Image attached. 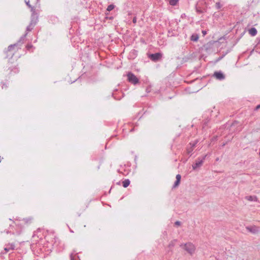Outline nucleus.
<instances>
[{
    "mask_svg": "<svg viewBox=\"0 0 260 260\" xmlns=\"http://www.w3.org/2000/svg\"><path fill=\"white\" fill-rule=\"evenodd\" d=\"M180 247L184 248L188 253L190 254L193 253L196 249L195 246L191 243H188L184 245L181 244Z\"/></svg>",
    "mask_w": 260,
    "mask_h": 260,
    "instance_id": "obj_1",
    "label": "nucleus"
},
{
    "mask_svg": "<svg viewBox=\"0 0 260 260\" xmlns=\"http://www.w3.org/2000/svg\"><path fill=\"white\" fill-rule=\"evenodd\" d=\"M207 155H205L203 156L202 157H199L196 160V162L192 165V169L193 170H196L197 168L200 167L204 162L205 158L206 157Z\"/></svg>",
    "mask_w": 260,
    "mask_h": 260,
    "instance_id": "obj_2",
    "label": "nucleus"
},
{
    "mask_svg": "<svg viewBox=\"0 0 260 260\" xmlns=\"http://www.w3.org/2000/svg\"><path fill=\"white\" fill-rule=\"evenodd\" d=\"M127 77L128 82L134 85L137 84L139 82L138 78L131 72L127 73Z\"/></svg>",
    "mask_w": 260,
    "mask_h": 260,
    "instance_id": "obj_3",
    "label": "nucleus"
},
{
    "mask_svg": "<svg viewBox=\"0 0 260 260\" xmlns=\"http://www.w3.org/2000/svg\"><path fill=\"white\" fill-rule=\"evenodd\" d=\"M161 56L162 54L160 53H156L150 54L149 57L151 60L156 61L160 59Z\"/></svg>",
    "mask_w": 260,
    "mask_h": 260,
    "instance_id": "obj_4",
    "label": "nucleus"
},
{
    "mask_svg": "<svg viewBox=\"0 0 260 260\" xmlns=\"http://www.w3.org/2000/svg\"><path fill=\"white\" fill-rule=\"evenodd\" d=\"M213 76L219 80H222L225 78V76L221 71L214 72Z\"/></svg>",
    "mask_w": 260,
    "mask_h": 260,
    "instance_id": "obj_5",
    "label": "nucleus"
},
{
    "mask_svg": "<svg viewBox=\"0 0 260 260\" xmlns=\"http://www.w3.org/2000/svg\"><path fill=\"white\" fill-rule=\"evenodd\" d=\"M246 229L249 232L253 234H256L259 232L258 228L255 226H248Z\"/></svg>",
    "mask_w": 260,
    "mask_h": 260,
    "instance_id": "obj_6",
    "label": "nucleus"
},
{
    "mask_svg": "<svg viewBox=\"0 0 260 260\" xmlns=\"http://www.w3.org/2000/svg\"><path fill=\"white\" fill-rule=\"evenodd\" d=\"M15 248V244L14 243H9L4 248L6 252L9 251L10 250H14Z\"/></svg>",
    "mask_w": 260,
    "mask_h": 260,
    "instance_id": "obj_7",
    "label": "nucleus"
},
{
    "mask_svg": "<svg viewBox=\"0 0 260 260\" xmlns=\"http://www.w3.org/2000/svg\"><path fill=\"white\" fill-rule=\"evenodd\" d=\"M176 180L173 185V188H176L179 185L180 182L181 180V176L180 174H177L176 175Z\"/></svg>",
    "mask_w": 260,
    "mask_h": 260,
    "instance_id": "obj_8",
    "label": "nucleus"
},
{
    "mask_svg": "<svg viewBox=\"0 0 260 260\" xmlns=\"http://www.w3.org/2000/svg\"><path fill=\"white\" fill-rule=\"evenodd\" d=\"M245 199L249 201L257 202V198L255 196H246Z\"/></svg>",
    "mask_w": 260,
    "mask_h": 260,
    "instance_id": "obj_9",
    "label": "nucleus"
},
{
    "mask_svg": "<svg viewBox=\"0 0 260 260\" xmlns=\"http://www.w3.org/2000/svg\"><path fill=\"white\" fill-rule=\"evenodd\" d=\"M248 31H249V34L251 36H255L257 34V30L254 27H251V28H250L249 29Z\"/></svg>",
    "mask_w": 260,
    "mask_h": 260,
    "instance_id": "obj_10",
    "label": "nucleus"
},
{
    "mask_svg": "<svg viewBox=\"0 0 260 260\" xmlns=\"http://www.w3.org/2000/svg\"><path fill=\"white\" fill-rule=\"evenodd\" d=\"M35 25V22H32V21H31L29 25L27 27L26 30L27 31H31L32 29Z\"/></svg>",
    "mask_w": 260,
    "mask_h": 260,
    "instance_id": "obj_11",
    "label": "nucleus"
},
{
    "mask_svg": "<svg viewBox=\"0 0 260 260\" xmlns=\"http://www.w3.org/2000/svg\"><path fill=\"white\" fill-rule=\"evenodd\" d=\"M130 184V181L128 179H125L122 182V185L124 187H127Z\"/></svg>",
    "mask_w": 260,
    "mask_h": 260,
    "instance_id": "obj_12",
    "label": "nucleus"
},
{
    "mask_svg": "<svg viewBox=\"0 0 260 260\" xmlns=\"http://www.w3.org/2000/svg\"><path fill=\"white\" fill-rule=\"evenodd\" d=\"M176 241H177L176 240H173L171 241L169 244V246H168L169 248H173L175 246Z\"/></svg>",
    "mask_w": 260,
    "mask_h": 260,
    "instance_id": "obj_13",
    "label": "nucleus"
},
{
    "mask_svg": "<svg viewBox=\"0 0 260 260\" xmlns=\"http://www.w3.org/2000/svg\"><path fill=\"white\" fill-rule=\"evenodd\" d=\"M179 0H169V4L171 6H176L178 3Z\"/></svg>",
    "mask_w": 260,
    "mask_h": 260,
    "instance_id": "obj_14",
    "label": "nucleus"
},
{
    "mask_svg": "<svg viewBox=\"0 0 260 260\" xmlns=\"http://www.w3.org/2000/svg\"><path fill=\"white\" fill-rule=\"evenodd\" d=\"M199 39V37L197 35H192L191 37V40L192 41H197Z\"/></svg>",
    "mask_w": 260,
    "mask_h": 260,
    "instance_id": "obj_15",
    "label": "nucleus"
},
{
    "mask_svg": "<svg viewBox=\"0 0 260 260\" xmlns=\"http://www.w3.org/2000/svg\"><path fill=\"white\" fill-rule=\"evenodd\" d=\"M114 8V5H110L108 6L107 8V11L110 12L112 11Z\"/></svg>",
    "mask_w": 260,
    "mask_h": 260,
    "instance_id": "obj_16",
    "label": "nucleus"
},
{
    "mask_svg": "<svg viewBox=\"0 0 260 260\" xmlns=\"http://www.w3.org/2000/svg\"><path fill=\"white\" fill-rule=\"evenodd\" d=\"M196 143H193V144H192L191 143H190V145H192V146H191V149H190H190H188V154H190V153H191V152H192V150H193V148L194 147H195Z\"/></svg>",
    "mask_w": 260,
    "mask_h": 260,
    "instance_id": "obj_17",
    "label": "nucleus"
},
{
    "mask_svg": "<svg viewBox=\"0 0 260 260\" xmlns=\"http://www.w3.org/2000/svg\"><path fill=\"white\" fill-rule=\"evenodd\" d=\"M215 6H216V9H220L221 8L222 5L220 4V3L219 2H217L215 4Z\"/></svg>",
    "mask_w": 260,
    "mask_h": 260,
    "instance_id": "obj_18",
    "label": "nucleus"
},
{
    "mask_svg": "<svg viewBox=\"0 0 260 260\" xmlns=\"http://www.w3.org/2000/svg\"><path fill=\"white\" fill-rule=\"evenodd\" d=\"M16 46V44H14V45H10L8 48V51H11V49Z\"/></svg>",
    "mask_w": 260,
    "mask_h": 260,
    "instance_id": "obj_19",
    "label": "nucleus"
},
{
    "mask_svg": "<svg viewBox=\"0 0 260 260\" xmlns=\"http://www.w3.org/2000/svg\"><path fill=\"white\" fill-rule=\"evenodd\" d=\"M26 5L29 7V8H31V11L32 12L34 11V8L32 7H31V6L29 4V2H25Z\"/></svg>",
    "mask_w": 260,
    "mask_h": 260,
    "instance_id": "obj_20",
    "label": "nucleus"
},
{
    "mask_svg": "<svg viewBox=\"0 0 260 260\" xmlns=\"http://www.w3.org/2000/svg\"><path fill=\"white\" fill-rule=\"evenodd\" d=\"M26 223H28L31 221V218H25L23 219Z\"/></svg>",
    "mask_w": 260,
    "mask_h": 260,
    "instance_id": "obj_21",
    "label": "nucleus"
},
{
    "mask_svg": "<svg viewBox=\"0 0 260 260\" xmlns=\"http://www.w3.org/2000/svg\"><path fill=\"white\" fill-rule=\"evenodd\" d=\"M133 22L134 23H136L137 22V18L135 16L133 19Z\"/></svg>",
    "mask_w": 260,
    "mask_h": 260,
    "instance_id": "obj_22",
    "label": "nucleus"
},
{
    "mask_svg": "<svg viewBox=\"0 0 260 260\" xmlns=\"http://www.w3.org/2000/svg\"><path fill=\"white\" fill-rule=\"evenodd\" d=\"M181 224L180 222L179 221H177L175 222V224L176 225H180Z\"/></svg>",
    "mask_w": 260,
    "mask_h": 260,
    "instance_id": "obj_23",
    "label": "nucleus"
},
{
    "mask_svg": "<svg viewBox=\"0 0 260 260\" xmlns=\"http://www.w3.org/2000/svg\"><path fill=\"white\" fill-rule=\"evenodd\" d=\"M202 33L203 34V36H204L207 34V31L206 30H202Z\"/></svg>",
    "mask_w": 260,
    "mask_h": 260,
    "instance_id": "obj_24",
    "label": "nucleus"
},
{
    "mask_svg": "<svg viewBox=\"0 0 260 260\" xmlns=\"http://www.w3.org/2000/svg\"><path fill=\"white\" fill-rule=\"evenodd\" d=\"M260 108V104L257 105L255 109V110L257 111Z\"/></svg>",
    "mask_w": 260,
    "mask_h": 260,
    "instance_id": "obj_25",
    "label": "nucleus"
},
{
    "mask_svg": "<svg viewBox=\"0 0 260 260\" xmlns=\"http://www.w3.org/2000/svg\"><path fill=\"white\" fill-rule=\"evenodd\" d=\"M70 257H71V260H74V257H73V254H71V255H70Z\"/></svg>",
    "mask_w": 260,
    "mask_h": 260,
    "instance_id": "obj_26",
    "label": "nucleus"
},
{
    "mask_svg": "<svg viewBox=\"0 0 260 260\" xmlns=\"http://www.w3.org/2000/svg\"><path fill=\"white\" fill-rule=\"evenodd\" d=\"M26 35H27V33H26V34L24 35V36H23V37H22L21 38H22V39H23V38H25V37H26Z\"/></svg>",
    "mask_w": 260,
    "mask_h": 260,
    "instance_id": "obj_27",
    "label": "nucleus"
},
{
    "mask_svg": "<svg viewBox=\"0 0 260 260\" xmlns=\"http://www.w3.org/2000/svg\"><path fill=\"white\" fill-rule=\"evenodd\" d=\"M198 12H200V13H201V11H200V10H198Z\"/></svg>",
    "mask_w": 260,
    "mask_h": 260,
    "instance_id": "obj_28",
    "label": "nucleus"
}]
</instances>
